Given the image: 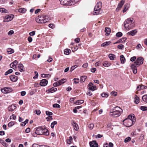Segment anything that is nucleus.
<instances>
[{
	"label": "nucleus",
	"mask_w": 147,
	"mask_h": 147,
	"mask_svg": "<svg viewBox=\"0 0 147 147\" xmlns=\"http://www.w3.org/2000/svg\"><path fill=\"white\" fill-rule=\"evenodd\" d=\"M135 26L134 21L132 18H128L125 21L124 26L127 30L132 29Z\"/></svg>",
	"instance_id": "f257e3e1"
},
{
	"label": "nucleus",
	"mask_w": 147,
	"mask_h": 147,
	"mask_svg": "<svg viewBox=\"0 0 147 147\" xmlns=\"http://www.w3.org/2000/svg\"><path fill=\"white\" fill-rule=\"evenodd\" d=\"M123 110L121 109L118 106H116L113 108L112 111L110 112V115L114 117H117L120 116Z\"/></svg>",
	"instance_id": "f03ea898"
},
{
	"label": "nucleus",
	"mask_w": 147,
	"mask_h": 147,
	"mask_svg": "<svg viewBox=\"0 0 147 147\" xmlns=\"http://www.w3.org/2000/svg\"><path fill=\"white\" fill-rule=\"evenodd\" d=\"M102 6V3L98 2L95 7L94 10L93 12L94 15H97L101 13L102 12L100 9Z\"/></svg>",
	"instance_id": "7ed1b4c3"
},
{
	"label": "nucleus",
	"mask_w": 147,
	"mask_h": 147,
	"mask_svg": "<svg viewBox=\"0 0 147 147\" xmlns=\"http://www.w3.org/2000/svg\"><path fill=\"white\" fill-rule=\"evenodd\" d=\"M79 0H59L61 3L62 5H74Z\"/></svg>",
	"instance_id": "20e7f679"
},
{
	"label": "nucleus",
	"mask_w": 147,
	"mask_h": 147,
	"mask_svg": "<svg viewBox=\"0 0 147 147\" xmlns=\"http://www.w3.org/2000/svg\"><path fill=\"white\" fill-rule=\"evenodd\" d=\"M47 16H39L36 18V22L39 23H46L48 21V19L47 18Z\"/></svg>",
	"instance_id": "39448f33"
},
{
	"label": "nucleus",
	"mask_w": 147,
	"mask_h": 147,
	"mask_svg": "<svg viewBox=\"0 0 147 147\" xmlns=\"http://www.w3.org/2000/svg\"><path fill=\"white\" fill-rule=\"evenodd\" d=\"M123 124L124 125L127 127H129L131 126L135 122V119L132 121L129 119H125L123 121Z\"/></svg>",
	"instance_id": "423d86ee"
},
{
	"label": "nucleus",
	"mask_w": 147,
	"mask_h": 147,
	"mask_svg": "<svg viewBox=\"0 0 147 147\" xmlns=\"http://www.w3.org/2000/svg\"><path fill=\"white\" fill-rule=\"evenodd\" d=\"M43 129L40 127H38L36 128L35 132L32 133V136L34 137H36V135H42L43 134Z\"/></svg>",
	"instance_id": "0eeeda50"
},
{
	"label": "nucleus",
	"mask_w": 147,
	"mask_h": 147,
	"mask_svg": "<svg viewBox=\"0 0 147 147\" xmlns=\"http://www.w3.org/2000/svg\"><path fill=\"white\" fill-rule=\"evenodd\" d=\"M144 59L142 57H138L137 59L134 63L136 66H138L142 64L143 63Z\"/></svg>",
	"instance_id": "6e6552de"
},
{
	"label": "nucleus",
	"mask_w": 147,
	"mask_h": 147,
	"mask_svg": "<svg viewBox=\"0 0 147 147\" xmlns=\"http://www.w3.org/2000/svg\"><path fill=\"white\" fill-rule=\"evenodd\" d=\"M1 91L4 93H7L12 91V90L11 88L5 87L3 89H1Z\"/></svg>",
	"instance_id": "1a4fd4ad"
},
{
	"label": "nucleus",
	"mask_w": 147,
	"mask_h": 147,
	"mask_svg": "<svg viewBox=\"0 0 147 147\" xmlns=\"http://www.w3.org/2000/svg\"><path fill=\"white\" fill-rule=\"evenodd\" d=\"M88 86L89 87L88 89L92 91H94L96 89V86H93V84L92 82H90Z\"/></svg>",
	"instance_id": "9d476101"
},
{
	"label": "nucleus",
	"mask_w": 147,
	"mask_h": 147,
	"mask_svg": "<svg viewBox=\"0 0 147 147\" xmlns=\"http://www.w3.org/2000/svg\"><path fill=\"white\" fill-rule=\"evenodd\" d=\"M48 82L47 80L43 79L41 80L40 83V85L42 86H46L48 84Z\"/></svg>",
	"instance_id": "9b49d317"
},
{
	"label": "nucleus",
	"mask_w": 147,
	"mask_h": 147,
	"mask_svg": "<svg viewBox=\"0 0 147 147\" xmlns=\"http://www.w3.org/2000/svg\"><path fill=\"white\" fill-rule=\"evenodd\" d=\"M124 0H122L120 1V3H119L118 6L116 8V10L117 11H118L120 9V8L122 7L123 5L124 4Z\"/></svg>",
	"instance_id": "f8f14e48"
},
{
	"label": "nucleus",
	"mask_w": 147,
	"mask_h": 147,
	"mask_svg": "<svg viewBox=\"0 0 147 147\" xmlns=\"http://www.w3.org/2000/svg\"><path fill=\"white\" fill-rule=\"evenodd\" d=\"M90 147H98V144L96 141H93L89 142Z\"/></svg>",
	"instance_id": "ddd939ff"
},
{
	"label": "nucleus",
	"mask_w": 147,
	"mask_h": 147,
	"mask_svg": "<svg viewBox=\"0 0 147 147\" xmlns=\"http://www.w3.org/2000/svg\"><path fill=\"white\" fill-rule=\"evenodd\" d=\"M14 16L13 15H8L5 17L6 20L4 21L5 22H9L11 20L14 18Z\"/></svg>",
	"instance_id": "4468645a"
},
{
	"label": "nucleus",
	"mask_w": 147,
	"mask_h": 147,
	"mask_svg": "<svg viewBox=\"0 0 147 147\" xmlns=\"http://www.w3.org/2000/svg\"><path fill=\"white\" fill-rule=\"evenodd\" d=\"M136 66H136L135 64H133L131 65V67L133 70V72L134 74H136L137 72Z\"/></svg>",
	"instance_id": "2eb2a0df"
},
{
	"label": "nucleus",
	"mask_w": 147,
	"mask_h": 147,
	"mask_svg": "<svg viewBox=\"0 0 147 147\" xmlns=\"http://www.w3.org/2000/svg\"><path fill=\"white\" fill-rule=\"evenodd\" d=\"M71 124L74 127L75 130L76 131H77L79 129L78 124L74 121H73L72 122Z\"/></svg>",
	"instance_id": "dca6fc26"
},
{
	"label": "nucleus",
	"mask_w": 147,
	"mask_h": 147,
	"mask_svg": "<svg viewBox=\"0 0 147 147\" xmlns=\"http://www.w3.org/2000/svg\"><path fill=\"white\" fill-rule=\"evenodd\" d=\"M11 80L13 82L16 81L18 80V77L15 75H11L10 76Z\"/></svg>",
	"instance_id": "f3484780"
},
{
	"label": "nucleus",
	"mask_w": 147,
	"mask_h": 147,
	"mask_svg": "<svg viewBox=\"0 0 147 147\" xmlns=\"http://www.w3.org/2000/svg\"><path fill=\"white\" fill-rule=\"evenodd\" d=\"M16 108V105H10L8 107V110L9 111H13Z\"/></svg>",
	"instance_id": "a211bd4d"
},
{
	"label": "nucleus",
	"mask_w": 147,
	"mask_h": 147,
	"mask_svg": "<svg viewBox=\"0 0 147 147\" xmlns=\"http://www.w3.org/2000/svg\"><path fill=\"white\" fill-rule=\"evenodd\" d=\"M147 88V87L146 86L141 84L137 86V90L138 91H139L140 89H144Z\"/></svg>",
	"instance_id": "6ab92c4d"
},
{
	"label": "nucleus",
	"mask_w": 147,
	"mask_h": 147,
	"mask_svg": "<svg viewBox=\"0 0 147 147\" xmlns=\"http://www.w3.org/2000/svg\"><path fill=\"white\" fill-rule=\"evenodd\" d=\"M18 63V61L16 60H15L10 65V66L11 67L14 69L16 68V65Z\"/></svg>",
	"instance_id": "aec40b11"
},
{
	"label": "nucleus",
	"mask_w": 147,
	"mask_h": 147,
	"mask_svg": "<svg viewBox=\"0 0 147 147\" xmlns=\"http://www.w3.org/2000/svg\"><path fill=\"white\" fill-rule=\"evenodd\" d=\"M137 32V31L136 30H134L128 32L127 34L129 35L133 36L136 34Z\"/></svg>",
	"instance_id": "412c9836"
},
{
	"label": "nucleus",
	"mask_w": 147,
	"mask_h": 147,
	"mask_svg": "<svg viewBox=\"0 0 147 147\" xmlns=\"http://www.w3.org/2000/svg\"><path fill=\"white\" fill-rule=\"evenodd\" d=\"M57 88H52L50 89H48L46 91L48 93L51 92L53 93L57 90Z\"/></svg>",
	"instance_id": "4be33fe9"
},
{
	"label": "nucleus",
	"mask_w": 147,
	"mask_h": 147,
	"mask_svg": "<svg viewBox=\"0 0 147 147\" xmlns=\"http://www.w3.org/2000/svg\"><path fill=\"white\" fill-rule=\"evenodd\" d=\"M105 32H106V36H108L111 32L110 29L108 27H106L105 28Z\"/></svg>",
	"instance_id": "5701e85b"
},
{
	"label": "nucleus",
	"mask_w": 147,
	"mask_h": 147,
	"mask_svg": "<svg viewBox=\"0 0 147 147\" xmlns=\"http://www.w3.org/2000/svg\"><path fill=\"white\" fill-rule=\"evenodd\" d=\"M129 7V4L128 3L126 4L124 6V8L123 10V13L126 12Z\"/></svg>",
	"instance_id": "b1692460"
},
{
	"label": "nucleus",
	"mask_w": 147,
	"mask_h": 147,
	"mask_svg": "<svg viewBox=\"0 0 147 147\" xmlns=\"http://www.w3.org/2000/svg\"><path fill=\"white\" fill-rule=\"evenodd\" d=\"M129 119L131 120L132 121L134 119H135V122L136 121V119L135 117L132 115H129L128 116L127 118L125 119Z\"/></svg>",
	"instance_id": "393cba45"
},
{
	"label": "nucleus",
	"mask_w": 147,
	"mask_h": 147,
	"mask_svg": "<svg viewBox=\"0 0 147 147\" xmlns=\"http://www.w3.org/2000/svg\"><path fill=\"white\" fill-rule=\"evenodd\" d=\"M65 79H62L59 81L57 82L59 85H61L62 84H64L66 82Z\"/></svg>",
	"instance_id": "a878e982"
},
{
	"label": "nucleus",
	"mask_w": 147,
	"mask_h": 147,
	"mask_svg": "<svg viewBox=\"0 0 147 147\" xmlns=\"http://www.w3.org/2000/svg\"><path fill=\"white\" fill-rule=\"evenodd\" d=\"M43 134L42 135H44L46 136L48 135L49 134L48 130L46 128L43 129Z\"/></svg>",
	"instance_id": "bb28decb"
},
{
	"label": "nucleus",
	"mask_w": 147,
	"mask_h": 147,
	"mask_svg": "<svg viewBox=\"0 0 147 147\" xmlns=\"http://www.w3.org/2000/svg\"><path fill=\"white\" fill-rule=\"evenodd\" d=\"M109 57L111 60H113L114 59V58H115L116 56L114 54H110L109 55Z\"/></svg>",
	"instance_id": "cd10ccee"
},
{
	"label": "nucleus",
	"mask_w": 147,
	"mask_h": 147,
	"mask_svg": "<svg viewBox=\"0 0 147 147\" xmlns=\"http://www.w3.org/2000/svg\"><path fill=\"white\" fill-rule=\"evenodd\" d=\"M120 57L121 63L122 64L124 63L125 59L124 56L123 55H121L120 56Z\"/></svg>",
	"instance_id": "c85d7f7f"
},
{
	"label": "nucleus",
	"mask_w": 147,
	"mask_h": 147,
	"mask_svg": "<svg viewBox=\"0 0 147 147\" xmlns=\"http://www.w3.org/2000/svg\"><path fill=\"white\" fill-rule=\"evenodd\" d=\"M26 11V9L24 8H19L18 10V11L21 13H25Z\"/></svg>",
	"instance_id": "c756f323"
},
{
	"label": "nucleus",
	"mask_w": 147,
	"mask_h": 147,
	"mask_svg": "<svg viewBox=\"0 0 147 147\" xmlns=\"http://www.w3.org/2000/svg\"><path fill=\"white\" fill-rule=\"evenodd\" d=\"M7 52L9 54H11L14 52V50L10 48H8L7 49Z\"/></svg>",
	"instance_id": "7c9ffc66"
},
{
	"label": "nucleus",
	"mask_w": 147,
	"mask_h": 147,
	"mask_svg": "<svg viewBox=\"0 0 147 147\" xmlns=\"http://www.w3.org/2000/svg\"><path fill=\"white\" fill-rule=\"evenodd\" d=\"M71 52V51L68 49H66L64 50V53L66 55H69Z\"/></svg>",
	"instance_id": "2f4dec72"
},
{
	"label": "nucleus",
	"mask_w": 147,
	"mask_h": 147,
	"mask_svg": "<svg viewBox=\"0 0 147 147\" xmlns=\"http://www.w3.org/2000/svg\"><path fill=\"white\" fill-rule=\"evenodd\" d=\"M0 12L4 13H8V11L5 9L3 8H0Z\"/></svg>",
	"instance_id": "473e14b6"
},
{
	"label": "nucleus",
	"mask_w": 147,
	"mask_h": 147,
	"mask_svg": "<svg viewBox=\"0 0 147 147\" xmlns=\"http://www.w3.org/2000/svg\"><path fill=\"white\" fill-rule=\"evenodd\" d=\"M51 75L50 74H41V77L43 78H46L47 77L49 78L51 76Z\"/></svg>",
	"instance_id": "72a5a7b5"
},
{
	"label": "nucleus",
	"mask_w": 147,
	"mask_h": 147,
	"mask_svg": "<svg viewBox=\"0 0 147 147\" xmlns=\"http://www.w3.org/2000/svg\"><path fill=\"white\" fill-rule=\"evenodd\" d=\"M87 76H82L80 77V82H84L85 81V80L87 78Z\"/></svg>",
	"instance_id": "f704fd0d"
},
{
	"label": "nucleus",
	"mask_w": 147,
	"mask_h": 147,
	"mask_svg": "<svg viewBox=\"0 0 147 147\" xmlns=\"http://www.w3.org/2000/svg\"><path fill=\"white\" fill-rule=\"evenodd\" d=\"M84 100H78L74 102V104L79 105L81 104L84 102Z\"/></svg>",
	"instance_id": "c9c22d12"
},
{
	"label": "nucleus",
	"mask_w": 147,
	"mask_h": 147,
	"mask_svg": "<svg viewBox=\"0 0 147 147\" xmlns=\"http://www.w3.org/2000/svg\"><path fill=\"white\" fill-rule=\"evenodd\" d=\"M73 139L72 137L71 136H70L69 137V139H68L67 140V143L70 144L71 142V141Z\"/></svg>",
	"instance_id": "e433bc0d"
},
{
	"label": "nucleus",
	"mask_w": 147,
	"mask_h": 147,
	"mask_svg": "<svg viewBox=\"0 0 147 147\" xmlns=\"http://www.w3.org/2000/svg\"><path fill=\"white\" fill-rule=\"evenodd\" d=\"M13 69H10L5 73V75L6 76L7 75L13 72Z\"/></svg>",
	"instance_id": "4c0bfd02"
},
{
	"label": "nucleus",
	"mask_w": 147,
	"mask_h": 147,
	"mask_svg": "<svg viewBox=\"0 0 147 147\" xmlns=\"http://www.w3.org/2000/svg\"><path fill=\"white\" fill-rule=\"evenodd\" d=\"M110 43V42H105L102 43L101 45V46L102 47H105V46H108Z\"/></svg>",
	"instance_id": "58836bf2"
},
{
	"label": "nucleus",
	"mask_w": 147,
	"mask_h": 147,
	"mask_svg": "<svg viewBox=\"0 0 147 147\" xmlns=\"http://www.w3.org/2000/svg\"><path fill=\"white\" fill-rule=\"evenodd\" d=\"M57 124V122L56 121H55L51 123V128L52 129L54 127V126L55 125H56Z\"/></svg>",
	"instance_id": "ea45409f"
},
{
	"label": "nucleus",
	"mask_w": 147,
	"mask_h": 147,
	"mask_svg": "<svg viewBox=\"0 0 147 147\" xmlns=\"http://www.w3.org/2000/svg\"><path fill=\"white\" fill-rule=\"evenodd\" d=\"M142 98L144 101L147 102V95L143 96Z\"/></svg>",
	"instance_id": "a19ab883"
},
{
	"label": "nucleus",
	"mask_w": 147,
	"mask_h": 147,
	"mask_svg": "<svg viewBox=\"0 0 147 147\" xmlns=\"http://www.w3.org/2000/svg\"><path fill=\"white\" fill-rule=\"evenodd\" d=\"M103 65L105 67H107L110 66V64L107 61H105L102 63Z\"/></svg>",
	"instance_id": "79ce46f5"
},
{
	"label": "nucleus",
	"mask_w": 147,
	"mask_h": 147,
	"mask_svg": "<svg viewBox=\"0 0 147 147\" xmlns=\"http://www.w3.org/2000/svg\"><path fill=\"white\" fill-rule=\"evenodd\" d=\"M134 102L137 104L139 103V98L138 97H135L134 98Z\"/></svg>",
	"instance_id": "37998d69"
},
{
	"label": "nucleus",
	"mask_w": 147,
	"mask_h": 147,
	"mask_svg": "<svg viewBox=\"0 0 147 147\" xmlns=\"http://www.w3.org/2000/svg\"><path fill=\"white\" fill-rule=\"evenodd\" d=\"M88 127L90 129H92L94 127V125L93 123H90L88 125Z\"/></svg>",
	"instance_id": "c03bdc74"
},
{
	"label": "nucleus",
	"mask_w": 147,
	"mask_h": 147,
	"mask_svg": "<svg viewBox=\"0 0 147 147\" xmlns=\"http://www.w3.org/2000/svg\"><path fill=\"white\" fill-rule=\"evenodd\" d=\"M74 80L75 84H78L80 82L79 79L78 78H74Z\"/></svg>",
	"instance_id": "a18cd8bd"
},
{
	"label": "nucleus",
	"mask_w": 147,
	"mask_h": 147,
	"mask_svg": "<svg viewBox=\"0 0 147 147\" xmlns=\"http://www.w3.org/2000/svg\"><path fill=\"white\" fill-rule=\"evenodd\" d=\"M14 122L11 121L10 122L8 125V126L9 127H11L12 126L14 125Z\"/></svg>",
	"instance_id": "49530a36"
},
{
	"label": "nucleus",
	"mask_w": 147,
	"mask_h": 147,
	"mask_svg": "<svg viewBox=\"0 0 147 147\" xmlns=\"http://www.w3.org/2000/svg\"><path fill=\"white\" fill-rule=\"evenodd\" d=\"M131 140V138L130 137H128L126 138L124 140V142L125 143H127L129 142Z\"/></svg>",
	"instance_id": "de8ad7c7"
},
{
	"label": "nucleus",
	"mask_w": 147,
	"mask_h": 147,
	"mask_svg": "<svg viewBox=\"0 0 147 147\" xmlns=\"http://www.w3.org/2000/svg\"><path fill=\"white\" fill-rule=\"evenodd\" d=\"M53 107L54 108H60L61 107L60 105L57 104H55L53 105Z\"/></svg>",
	"instance_id": "09e8293b"
},
{
	"label": "nucleus",
	"mask_w": 147,
	"mask_h": 147,
	"mask_svg": "<svg viewBox=\"0 0 147 147\" xmlns=\"http://www.w3.org/2000/svg\"><path fill=\"white\" fill-rule=\"evenodd\" d=\"M118 49H123L124 48V46L123 45H120L117 46Z\"/></svg>",
	"instance_id": "8fccbe9b"
},
{
	"label": "nucleus",
	"mask_w": 147,
	"mask_h": 147,
	"mask_svg": "<svg viewBox=\"0 0 147 147\" xmlns=\"http://www.w3.org/2000/svg\"><path fill=\"white\" fill-rule=\"evenodd\" d=\"M77 67H78V66L77 65H74V66H72L71 68L70 72H71L72 71L74 70V69L76 68Z\"/></svg>",
	"instance_id": "3c124183"
},
{
	"label": "nucleus",
	"mask_w": 147,
	"mask_h": 147,
	"mask_svg": "<svg viewBox=\"0 0 147 147\" xmlns=\"http://www.w3.org/2000/svg\"><path fill=\"white\" fill-rule=\"evenodd\" d=\"M140 109L142 110L143 111H145L147 110V107H146L142 106Z\"/></svg>",
	"instance_id": "603ef678"
},
{
	"label": "nucleus",
	"mask_w": 147,
	"mask_h": 147,
	"mask_svg": "<svg viewBox=\"0 0 147 147\" xmlns=\"http://www.w3.org/2000/svg\"><path fill=\"white\" fill-rule=\"evenodd\" d=\"M46 119H47V121H49L50 120L53 119L52 116H50L46 117Z\"/></svg>",
	"instance_id": "864d4df0"
},
{
	"label": "nucleus",
	"mask_w": 147,
	"mask_h": 147,
	"mask_svg": "<svg viewBox=\"0 0 147 147\" xmlns=\"http://www.w3.org/2000/svg\"><path fill=\"white\" fill-rule=\"evenodd\" d=\"M122 35V33L121 32H119L116 34V36L117 37H121Z\"/></svg>",
	"instance_id": "5fc2aeb1"
},
{
	"label": "nucleus",
	"mask_w": 147,
	"mask_h": 147,
	"mask_svg": "<svg viewBox=\"0 0 147 147\" xmlns=\"http://www.w3.org/2000/svg\"><path fill=\"white\" fill-rule=\"evenodd\" d=\"M46 114L49 116H51L53 115V113L49 111H47L46 112Z\"/></svg>",
	"instance_id": "6e6d98bb"
},
{
	"label": "nucleus",
	"mask_w": 147,
	"mask_h": 147,
	"mask_svg": "<svg viewBox=\"0 0 147 147\" xmlns=\"http://www.w3.org/2000/svg\"><path fill=\"white\" fill-rule=\"evenodd\" d=\"M34 73L35 74V76L33 77V78L34 79H36L38 78V73L37 71H35Z\"/></svg>",
	"instance_id": "4d7b16f0"
},
{
	"label": "nucleus",
	"mask_w": 147,
	"mask_h": 147,
	"mask_svg": "<svg viewBox=\"0 0 147 147\" xmlns=\"http://www.w3.org/2000/svg\"><path fill=\"white\" fill-rule=\"evenodd\" d=\"M127 39V38L125 37L122 38L120 39L121 41V43H122L124 42Z\"/></svg>",
	"instance_id": "13d9d810"
},
{
	"label": "nucleus",
	"mask_w": 147,
	"mask_h": 147,
	"mask_svg": "<svg viewBox=\"0 0 147 147\" xmlns=\"http://www.w3.org/2000/svg\"><path fill=\"white\" fill-rule=\"evenodd\" d=\"M101 96L102 97H107L108 95L107 93H103L101 94Z\"/></svg>",
	"instance_id": "bf43d9fd"
},
{
	"label": "nucleus",
	"mask_w": 147,
	"mask_h": 147,
	"mask_svg": "<svg viewBox=\"0 0 147 147\" xmlns=\"http://www.w3.org/2000/svg\"><path fill=\"white\" fill-rule=\"evenodd\" d=\"M35 113L38 115H39L41 113L40 111L39 110H36L35 111Z\"/></svg>",
	"instance_id": "052dcab7"
},
{
	"label": "nucleus",
	"mask_w": 147,
	"mask_h": 147,
	"mask_svg": "<svg viewBox=\"0 0 147 147\" xmlns=\"http://www.w3.org/2000/svg\"><path fill=\"white\" fill-rule=\"evenodd\" d=\"M35 31H32L29 33V34L30 36H33L35 34Z\"/></svg>",
	"instance_id": "680f3d73"
},
{
	"label": "nucleus",
	"mask_w": 147,
	"mask_h": 147,
	"mask_svg": "<svg viewBox=\"0 0 147 147\" xmlns=\"http://www.w3.org/2000/svg\"><path fill=\"white\" fill-rule=\"evenodd\" d=\"M14 33V31L11 30L9 31L8 33V34L9 35H11Z\"/></svg>",
	"instance_id": "e2e57ef3"
},
{
	"label": "nucleus",
	"mask_w": 147,
	"mask_h": 147,
	"mask_svg": "<svg viewBox=\"0 0 147 147\" xmlns=\"http://www.w3.org/2000/svg\"><path fill=\"white\" fill-rule=\"evenodd\" d=\"M101 64V62L100 61H98L96 62L95 64V65L96 66H98Z\"/></svg>",
	"instance_id": "0e129e2a"
},
{
	"label": "nucleus",
	"mask_w": 147,
	"mask_h": 147,
	"mask_svg": "<svg viewBox=\"0 0 147 147\" xmlns=\"http://www.w3.org/2000/svg\"><path fill=\"white\" fill-rule=\"evenodd\" d=\"M28 40L29 42H31L32 41V38L31 36H30L28 37Z\"/></svg>",
	"instance_id": "69168bd1"
},
{
	"label": "nucleus",
	"mask_w": 147,
	"mask_h": 147,
	"mask_svg": "<svg viewBox=\"0 0 147 147\" xmlns=\"http://www.w3.org/2000/svg\"><path fill=\"white\" fill-rule=\"evenodd\" d=\"M111 94L113 96H116L117 95V93L113 91L111 93Z\"/></svg>",
	"instance_id": "338daca9"
},
{
	"label": "nucleus",
	"mask_w": 147,
	"mask_h": 147,
	"mask_svg": "<svg viewBox=\"0 0 147 147\" xmlns=\"http://www.w3.org/2000/svg\"><path fill=\"white\" fill-rule=\"evenodd\" d=\"M136 59V57L135 56H134L131 57L130 59V60L131 61H133Z\"/></svg>",
	"instance_id": "774afa93"
}]
</instances>
